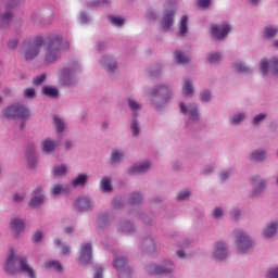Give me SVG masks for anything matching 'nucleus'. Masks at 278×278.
<instances>
[{"label":"nucleus","mask_w":278,"mask_h":278,"mask_svg":"<svg viewBox=\"0 0 278 278\" xmlns=\"http://www.w3.org/2000/svg\"><path fill=\"white\" fill-rule=\"evenodd\" d=\"M71 49V43L63 40L60 36H54L49 39L47 46V52L45 55L46 64H53L60 58V51H68Z\"/></svg>","instance_id":"obj_1"},{"label":"nucleus","mask_w":278,"mask_h":278,"mask_svg":"<svg viewBox=\"0 0 278 278\" xmlns=\"http://www.w3.org/2000/svg\"><path fill=\"white\" fill-rule=\"evenodd\" d=\"M15 262L16 257L14 256V250H11V253L7 258V264L4 266L5 273H8L9 275H16L18 271L27 273L28 277L36 278V273L34 271V268L29 267V265L27 264V258H20V268L14 266Z\"/></svg>","instance_id":"obj_2"},{"label":"nucleus","mask_w":278,"mask_h":278,"mask_svg":"<svg viewBox=\"0 0 278 278\" xmlns=\"http://www.w3.org/2000/svg\"><path fill=\"white\" fill-rule=\"evenodd\" d=\"M148 97L153 108L160 110L162 105H166L170 101V87L165 85L155 87L148 93Z\"/></svg>","instance_id":"obj_3"},{"label":"nucleus","mask_w":278,"mask_h":278,"mask_svg":"<svg viewBox=\"0 0 278 278\" xmlns=\"http://www.w3.org/2000/svg\"><path fill=\"white\" fill-rule=\"evenodd\" d=\"M42 45H45V41L40 37L27 39L22 46L21 53L24 55L25 60H34V58L40 53Z\"/></svg>","instance_id":"obj_4"},{"label":"nucleus","mask_w":278,"mask_h":278,"mask_svg":"<svg viewBox=\"0 0 278 278\" xmlns=\"http://www.w3.org/2000/svg\"><path fill=\"white\" fill-rule=\"evenodd\" d=\"M5 118H18L20 121H24L25 118H29V110L22 104H15L7 108L3 111Z\"/></svg>","instance_id":"obj_5"},{"label":"nucleus","mask_w":278,"mask_h":278,"mask_svg":"<svg viewBox=\"0 0 278 278\" xmlns=\"http://www.w3.org/2000/svg\"><path fill=\"white\" fill-rule=\"evenodd\" d=\"M235 238L237 243V251L240 254L247 253L251 247H253V242H251V239L242 232V230H235Z\"/></svg>","instance_id":"obj_6"},{"label":"nucleus","mask_w":278,"mask_h":278,"mask_svg":"<svg viewBox=\"0 0 278 278\" xmlns=\"http://www.w3.org/2000/svg\"><path fill=\"white\" fill-rule=\"evenodd\" d=\"M113 266L116 268L119 278H131V267L127 266L126 257H116Z\"/></svg>","instance_id":"obj_7"},{"label":"nucleus","mask_w":278,"mask_h":278,"mask_svg":"<svg viewBox=\"0 0 278 278\" xmlns=\"http://www.w3.org/2000/svg\"><path fill=\"white\" fill-rule=\"evenodd\" d=\"M231 31V26L228 24H223L220 26L213 25L211 28V34L213 38H216V40H223Z\"/></svg>","instance_id":"obj_8"},{"label":"nucleus","mask_w":278,"mask_h":278,"mask_svg":"<svg viewBox=\"0 0 278 278\" xmlns=\"http://www.w3.org/2000/svg\"><path fill=\"white\" fill-rule=\"evenodd\" d=\"M268 66H270L274 75H278V58L271 59L269 63L264 59L261 61V71L263 75H266L268 73Z\"/></svg>","instance_id":"obj_9"},{"label":"nucleus","mask_w":278,"mask_h":278,"mask_svg":"<svg viewBox=\"0 0 278 278\" xmlns=\"http://www.w3.org/2000/svg\"><path fill=\"white\" fill-rule=\"evenodd\" d=\"M90 207H92V201H90L88 197L77 198L74 202V208L77 210V212H86V210H90Z\"/></svg>","instance_id":"obj_10"},{"label":"nucleus","mask_w":278,"mask_h":278,"mask_svg":"<svg viewBox=\"0 0 278 278\" xmlns=\"http://www.w3.org/2000/svg\"><path fill=\"white\" fill-rule=\"evenodd\" d=\"M92 260V245L87 243L80 249L79 264H88Z\"/></svg>","instance_id":"obj_11"},{"label":"nucleus","mask_w":278,"mask_h":278,"mask_svg":"<svg viewBox=\"0 0 278 278\" xmlns=\"http://www.w3.org/2000/svg\"><path fill=\"white\" fill-rule=\"evenodd\" d=\"M213 255L216 260H225L227 257V245L224 242H217Z\"/></svg>","instance_id":"obj_12"},{"label":"nucleus","mask_w":278,"mask_h":278,"mask_svg":"<svg viewBox=\"0 0 278 278\" xmlns=\"http://www.w3.org/2000/svg\"><path fill=\"white\" fill-rule=\"evenodd\" d=\"M151 168L150 162H144L139 165H134L128 169L129 175H136L138 173H147Z\"/></svg>","instance_id":"obj_13"},{"label":"nucleus","mask_w":278,"mask_h":278,"mask_svg":"<svg viewBox=\"0 0 278 278\" xmlns=\"http://www.w3.org/2000/svg\"><path fill=\"white\" fill-rule=\"evenodd\" d=\"M101 64L105 71H108V73H113V71L116 68V61L112 60L110 56H103Z\"/></svg>","instance_id":"obj_14"},{"label":"nucleus","mask_w":278,"mask_h":278,"mask_svg":"<svg viewBox=\"0 0 278 278\" xmlns=\"http://www.w3.org/2000/svg\"><path fill=\"white\" fill-rule=\"evenodd\" d=\"M175 16V11H170L169 13H165L163 17V29L168 31L170 27H173V17Z\"/></svg>","instance_id":"obj_15"},{"label":"nucleus","mask_w":278,"mask_h":278,"mask_svg":"<svg viewBox=\"0 0 278 278\" xmlns=\"http://www.w3.org/2000/svg\"><path fill=\"white\" fill-rule=\"evenodd\" d=\"M26 157H27V165L29 166V168H34V166H36V152L34 151V146H30L27 149Z\"/></svg>","instance_id":"obj_16"},{"label":"nucleus","mask_w":278,"mask_h":278,"mask_svg":"<svg viewBox=\"0 0 278 278\" xmlns=\"http://www.w3.org/2000/svg\"><path fill=\"white\" fill-rule=\"evenodd\" d=\"M11 229L13 231V233H21V231H23V229H25V222L21 220V219H13L11 222Z\"/></svg>","instance_id":"obj_17"},{"label":"nucleus","mask_w":278,"mask_h":278,"mask_svg":"<svg viewBox=\"0 0 278 278\" xmlns=\"http://www.w3.org/2000/svg\"><path fill=\"white\" fill-rule=\"evenodd\" d=\"M278 223H271L264 229V238H273L277 233Z\"/></svg>","instance_id":"obj_18"},{"label":"nucleus","mask_w":278,"mask_h":278,"mask_svg":"<svg viewBox=\"0 0 278 278\" xmlns=\"http://www.w3.org/2000/svg\"><path fill=\"white\" fill-rule=\"evenodd\" d=\"M173 273V267H160V266H154L150 268V275H164Z\"/></svg>","instance_id":"obj_19"},{"label":"nucleus","mask_w":278,"mask_h":278,"mask_svg":"<svg viewBox=\"0 0 278 278\" xmlns=\"http://www.w3.org/2000/svg\"><path fill=\"white\" fill-rule=\"evenodd\" d=\"M55 147H56L55 141H51V139H46L42 142L41 149L43 153H51V151H53Z\"/></svg>","instance_id":"obj_20"},{"label":"nucleus","mask_w":278,"mask_h":278,"mask_svg":"<svg viewBox=\"0 0 278 278\" xmlns=\"http://www.w3.org/2000/svg\"><path fill=\"white\" fill-rule=\"evenodd\" d=\"M86 181H88V177L85 174H79L77 178L72 181V186L77 188V186H86Z\"/></svg>","instance_id":"obj_21"},{"label":"nucleus","mask_w":278,"mask_h":278,"mask_svg":"<svg viewBox=\"0 0 278 278\" xmlns=\"http://www.w3.org/2000/svg\"><path fill=\"white\" fill-rule=\"evenodd\" d=\"M42 92L46 97H51L52 99H55L60 94L55 88L49 86H45Z\"/></svg>","instance_id":"obj_22"},{"label":"nucleus","mask_w":278,"mask_h":278,"mask_svg":"<svg viewBox=\"0 0 278 278\" xmlns=\"http://www.w3.org/2000/svg\"><path fill=\"white\" fill-rule=\"evenodd\" d=\"M187 31H188V16L184 15L179 24V35L186 36Z\"/></svg>","instance_id":"obj_23"},{"label":"nucleus","mask_w":278,"mask_h":278,"mask_svg":"<svg viewBox=\"0 0 278 278\" xmlns=\"http://www.w3.org/2000/svg\"><path fill=\"white\" fill-rule=\"evenodd\" d=\"M251 160H254L255 162H263V160H266V152L258 150L254 151L250 155Z\"/></svg>","instance_id":"obj_24"},{"label":"nucleus","mask_w":278,"mask_h":278,"mask_svg":"<svg viewBox=\"0 0 278 278\" xmlns=\"http://www.w3.org/2000/svg\"><path fill=\"white\" fill-rule=\"evenodd\" d=\"M62 78H63V83L66 86L71 85V79H73V71H71V68H64L62 71Z\"/></svg>","instance_id":"obj_25"},{"label":"nucleus","mask_w":278,"mask_h":278,"mask_svg":"<svg viewBox=\"0 0 278 278\" xmlns=\"http://www.w3.org/2000/svg\"><path fill=\"white\" fill-rule=\"evenodd\" d=\"M43 266L45 268H53L58 273L62 270V265L58 261H46Z\"/></svg>","instance_id":"obj_26"},{"label":"nucleus","mask_w":278,"mask_h":278,"mask_svg":"<svg viewBox=\"0 0 278 278\" xmlns=\"http://www.w3.org/2000/svg\"><path fill=\"white\" fill-rule=\"evenodd\" d=\"M52 175L54 177H62L63 175H66V165L54 166L52 168Z\"/></svg>","instance_id":"obj_27"},{"label":"nucleus","mask_w":278,"mask_h":278,"mask_svg":"<svg viewBox=\"0 0 278 278\" xmlns=\"http://www.w3.org/2000/svg\"><path fill=\"white\" fill-rule=\"evenodd\" d=\"M102 192H112V180L108 177L101 180Z\"/></svg>","instance_id":"obj_28"},{"label":"nucleus","mask_w":278,"mask_h":278,"mask_svg":"<svg viewBox=\"0 0 278 278\" xmlns=\"http://www.w3.org/2000/svg\"><path fill=\"white\" fill-rule=\"evenodd\" d=\"M143 249H147L149 253L155 251V242L151 238H147L142 243Z\"/></svg>","instance_id":"obj_29"},{"label":"nucleus","mask_w":278,"mask_h":278,"mask_svg":"<svg viewBox=\"0 0 278 278\" xmlns=\"http://www.w3.org/2000/svg\"><path fill=\"white\" fill-rule=\"evenodd\" d=\"M43 203H45V195H37V197H34V198L29 201L30 207H38V205H42Z\"/></svg>","instance_id":"obj_30"},{"label":"nucleus","mask_w":278,"mask_h":278,"mask_svg":"<svg viewBox=\"0 0 278 278\" xmlns=\"http://www.w3.org/2000/svg\"><path fill=\"white\" fill-rule=\"evenodd\" d=\"M175 60L178 64H188V62H190V59L180 51L175 52Z\"/></svg>","instance_id":"obj_31"},{"label":"nucleus","mask_w":278,"mask_h":278,"mask_svg":"<svg viewBox=\"0 0 278 278\" xmlns=\"http://www.w3.org/2000/svg\"><path fill=\"white\" fill-rule=\"evenodd\" d=\"M192 92H194L192 84H190V80H185V84L182 86V94H185V97H188V94H192Z\"/></svg>","instance_id":"obj_32"},{"label":"nucleus","mask_w":278,"mask_h":278,"mask_svg":"<svg viewBox=\"0 0 278 278\" xmlns=\"http://www.w3.org/2000/svg\"><path fill=\"white\" fill-rule=\"evenodd\" d=\"M51 192L54 197H58L59 194H64V192H66V188H64L62 185H54L51 188Z\"/></svg>","instance_id":"obj_33"},{"label":"nucleus","mask_w":278,"mask_h":278,"mask_svg":"<svg viewBox=\"0 0 278 278\" xmlns=\"http://www.w3.org/2000/svg\"><path fill=\"white\" fill-rule=\"evenodd\" d=\"M128 108H130V110H134V112H135L134 116L136 118V116H138V114L136 112H138V110H140L141 105L138 102H136V100L129 99Z\"/></svg>","instance_id":"obj_34"},{"label":"nucleus","mask_w":278,"mask_h":278,"mask_svg":"<svg viewBox=\"0 0 278 278\" xmlns=\"http://www.w3.org/2000/svg\"><path fill=\"white\" fill-rule=\"evenodd\" d=\"M54 126L58 134L64 131V122L60 117H54Z\"/></svg>","instance_id":"obj_35"},{"label":"nucleus","mask_w":278,"mask_h":278,"mask_svg":"<svg viewBox=\"0 0 278 278\" xmlns=\"http://www.w3.org/2000/svg\"><path fill=\"white\" fill-rule=\"evenodd\" d=\"M130 205H138V203H142V195L140 193H132L129 199Z\"/></svg>","instance_id":"obj_36"},{"label":"nucleus","mask_w":278,"mask_h":278,"mask_svg":"<svg viewBox=\"0 0 278 278\" xmlns=\"http://www.w3.org/2000/svg\"><path fill=\"white\" fill-rule=\"evenodd\" d=\"M109 21L112 23V25H115L116 27H121L125 23V20L116 16L109 15Z\"/></svg>","instance_id":"obj_37"},{"label":"nucleus","mask_w":278,"mask_h":278,"mask_svg":"<svg viewBox=\"0 0 278 278\" xmlns=\"http://www.w3.org/2000/svg\"><path fill=\"white\" fill-rule=\"evenodd\" d=\"M123 160V153L114 150L111 155V162L115 164L116 162H121Z\"/></svg>","instance_id":"obj_38"},{"label":"nucleus","mask_w":278,"mask_h":278,"mask_svg":"<svg viewBox=\"0 0 278 278\" xmlns=\"http://www.w3.org/2000/svg\"><path fill=\"white\" fill-rule=\"evenodd\" d=\"M189 113L191 121H199V111L197 110V104L189 106Z\"/></svg>","instance_id":"obj_39"},{"label":"nucleus","mask_w":278,"mask_h":278,"mask_svg":"<svg viewBox=\"0 0 278 278\" xmlns=\"http://www.w3.org/2000/svg\"><path fill=\"white\" fill-rule=\"evenodd\" d=\"M222 59L223 56H220L218 53H212L208 55L210 64H217V62H220Z\"/></svg>","instance_id":"obj_40"},{"label":"nucleus","mask_w":278,"mask_h":278,"mask_svg":"<svg viewBox=\"0 0 278 278\" xmlns=\"http://www.w3.org/2000/svg\"><path fill=\"white\" fill-rule=\"evenodd\" d=\"M274 36H277V28L266 27L265 28V37L266 38H274Z\"/></svg>","instance_id":"obj_41"},{"label":"nucleus","mask_w":278,"mask_h":278,"mask_svg":"<svg viewBox=\"0 0 278 278\" xmlns=\"http://www.w3.org/2000/svg\"><path fill=\"white\" fill-rule=\"evenodd\" d=\"M45 79H47V75L46 74H41L39 76H36L33 80L34 86H40Z\"/></svg>","instance_id":"obj_42"},{"label":"nucleus","mask_w":278,"mask_h":278,"mask_svg":"<svg viewBox=\"0 0 278 278\" xmlns=\"http://www.w3.org/2000/svg\"><path fill=\"white\" fill-rule=\"evenodd\" d=\"M244 121V114L243 113H240L238 115H236L232 119H231V123L232 125H240L241 122Z\"/></svg>","instance_id":"obj_43"},{"label":"nucleus","mask_w":278,"mask_h":278,"mask_svg":"<svg viewBox=\"0 0 278 278\" xmlns=\"http://www.w3.org/2000/svg\"><path fill=\"white\" fill-rule=\"evenodd\" d=\"M264 188H265L264 182H260L258 185L254 184L253 197H255L256 194H260V192H262Z\"/></svg>","instance_id":"obj_44"},{"label":"nucleus","mask_w":278,"mask_h":278,"mask_svg":"<svg viewBox=\"0 0 278 278\" xmlns=\"http://www.w3.org/2000/svg\"><path fill=\"white\" fill-rule=\"evenodd\" d=\"M131 129H132V136H138V134H140V128L138 127V121L137 119L132 121Z\"/></svg>","instance_id":"obj_45"},{"label":"nucleus","mask_w":278,"mask_h":278,"mask_svg":"<svg viewBox=\"0 0 278 278\" xmlns=\"http://www.w3.org/2000/svg\"><path fill=\"white\" fill-rule=\"evenodd\" d=\"M190 197V191L185 190L177 194L176 199L177 201H184V199H188Z\"/></svg>","instance_id":"obj_46"},{"label":"nucleus","mask_w":278,"mask_h":278,"mask_svg":"<svg viewBox=\"0 0 278 278\" xmlns=\"http://www.w3.org/2000/svg\"><path fill=\"white\" fill-rule=\"evenodd\" d=\"M236 71H238V73H247L249 72V67L244 66L242 63H237L235 65Z\"/></svg>","instance_id":"obj_47"},{"label":"nucleus","mask_w":278,"mask_h":278,"mask_svg":"<svg viewBox=\"0 0 278 278\" xmlns=\"http://www.w3.org/2000/svg\"><path fill=\"white\" fill-rule=\"evenodd\" d=\"M123 231H125L126 233L134 231V226H131V223L125 222L123 224Z\"/></svg>","instance_id":"obj_48"},{"label":"nucleus","mask_w":278,"mask_h":278,"mask_svg":"<svg viewBox=\"0 0 278 278\" xmlns=\"http://www.w3.org/2000/svg\"><path fill=\"white\" fill-rule=\"evenodd\" d=\"M264 118H266V114H264V113L257 114L253 118L254 125H257L258 123H262V121H264Z\"/></svg>","instance_id":"obj_49"},{"label":"nucleus","mask_w":278,"mask_h":278,"mask_svg":"<svg viewBox=\"0 0 278 278\" xmlns=\"http://www.w3.org/2000/svg\"><path fill=\"white\" fill-rule=\"evenodd\" d=\"M1 22L5 23V25H8V23H10V21H12V13H5L4 15H1Z\"/></svg>","instance_id":"obj_50"},{"label":"nucleus","mask_w":278,"mask_h":278,"mask_svg":"<svg viewBox=\"0 0 278 278\" xmlns=\"http://www.w3.org/2000/svg\"><path fill=\"white\" fill-rule=\"evenodd\" d=\"M210 3H212V0H199L198 1L199 8H202V9L210 8Z\"/></svg>","instance_id":"obj_51"},{"label":"nucleus","mask_w":278,"mask_h":278,"mask_svg":"<svg viewBox=\"0 0 278 278\" xmlns=\"http://www.w3.org/2000/svg\"><path fill=\"white\" fill-rule=\"evenodd\" d=\"M25 97H27V99H31L33 97H35L36 91L34 90V88H28L24 91Z\"/></svg>","instance_id":"obj_52"},{"label":"nucleus","mask_w":278,"mask_h":278,"mask_svg":"<svg viewBox=\"0 0 278 278\" xmlns=\"http://www.w3.org/2000/svg\"><path fill=\"white\" fill-rule=\"evenodd\" d=\"M20 3H25V0H11V3L7 4V10H10V8H14L15 5H20Z\"/></svg>","instance_id":"obj_53"},{"label":"nucleus","mask_w":278,"mask_h":278,"mask_svg":"<svg viewBox=\"0 0 278 278\" xmlns=\"http://www.w3.org/2000/svg\"><path fill=\"white\" fill-rule=\"evenodd\" d=\"M212 99V93L208 91H204L201 93V101H210Z\"/></svg>","instance_id":"obj_54"},{"label":"nucleus","mask_w":278,"mask_h":278,"mask_svg":"<svg viewBox=\"0 0 278 278\" xmlns=\"http://www.w3.org/2000/svg\"><path fill=\"white\" fill-rule=\"evenodd\" d=\"M267 278H278V267L269 270L267 274Z\"/></svg>","instance_id":"obj_55"},{"label":"nucleus","mask_w":278,"mask_h":278,"mask_svg":"<svg viewBox=\"0 0 278 278\" xmlns=\"http://www.w3.org/2000/svg\"><path fill=\"white\" fill-rule=\"evenodd\" d=\"M213 216L214 218H220V216H223V208L216 207L213 212Z\"/></svg>","instance_id":"obj_56"},{"label":"nucleus","mask_w":278,"mask_h":278,"mask_svg":"<svg viewBox=\"0 0 278 278\" xmlns=\"http://www.w3.org/2000/svg\"><path fill=\"white\" fill-rule=\"evenodd\" d=\"M33 240L34 242H40V240H42V232L41 231L35 232V235L33 236Z\"/></svg>","instance_id":"obj_57"},{"label":"nucleus","mask_w":278,"mask_h":278,"mask_svg":"<svg viewBox=\"0 0 278 278\" xmlns=\"http://www.w3.org/2000/svg\"><path fill=\"white\" fill-rule=\"evenodd\" d=\"M16 47H18V39L9 41V49H16Z\"/></svg>","instance_id":"obj_58"},{"label":"nucleus","mask_w":278,"mask_h":278,"mask_svg":"<svg viewBox=\"0 0 278 278\" xmlns=\"http://www.w3.org/2000/svg\"><path fill=\"white\" fill-rule=\"evenodd\" d=\"M93 278H103V269L98 268L96 274L93 275Z\"/></svg>","instance_id":"obj_59"},{"label":"nucleus","mask_w":278,"mask_h":278,"mask_svg":"<svg viewBox=\"0 0 278 278\" xmlns=\"http://www.w3.org/2000/svg\"><path fill=\"white\" fill-rule=\"evenodd\" d=\"M179 105L181 114H188V109L186 108V104L184 102H180Z\"/></svg>","instance_id":"obj_60"},{"label":"nucleus","mask_w":278,"mask_h":278,"mask_svg":"<svg viewBox=\"0 0 278 278\" xmlns=\"http://www.w3.org/2000/svg\"><path fill=\"white\" fill-rule=\"evenodd\" d=\"M61 252L63 255H68V253H71V249L66 245H62Z\"/></svg>","instance_id":"obj_61"},{"label":"nucleus","mask_w":278,"mask_h":278,"mask_svg":"<svg viewBox=\"0 0 278 278\" xmlns=\"http://www.w3.org/2000/svg\"><path fill=\"white\" fill-rule=\"evenodd\" d=\"M23 199H25V197H23V195H18V193H15L14 194V201H15V203H18V201H23Z\"/></svg>","instance_id":"obj_62"},{"label":"nucleus","mask_w":278,"mask_h":278,"mask_svg":"<svg viewBox=\"0 0 278 278\" xmlns=\"http://www.w3.org/2000/svg\"><path fill=\"white\" fill-rule=\"evenodd\" d=\"M228 177H229V173H227V172L220 174V179H222V181H225Z\"/></svg>","instance_id":"obj_63"},{"label":"nucleus","mask_w":278,"mask_h":278,"mask_svg":"<svg viewBox=\"0 0 278 278\" xmlns=\"http://www.w3.org/2000/svg\"><path fill=\"white\" fill-rule=\"evenodd\" d=\"M177 255L178 257H180V260H184V257H186V253L184 251H178Z\"/></svg>","instance_id":"obj_64"}]
</instances>
